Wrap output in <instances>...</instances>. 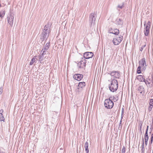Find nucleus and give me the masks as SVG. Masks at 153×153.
<instances>
[{
  "label": "nucleus",
  "mask_w": 153,
  "mask_h": 153,
  "mask_svg": "<svg viewBox=\"0 0 153 153\" xmlns=\"http://www.w3.org/2000/svg\"><path fill=\"white\" fill-rule=\"evenodd\" d=\"M51 25L50 23L48 22L47 25H45L44 29L42 30L40 38L42 41H43L45 39H47L48 37L49 33L51 32Z\"/></svg>",
  "instance_id": "f257e3e1"
},
{
  "label": "nucleus",
  "mask_w": 153,
  "mask_h": 153,
  "mask_svg": "<svg viewBox=\"0 0 153 153\" xmlns=\"http://www.w3.org/2000/svg\"><path fill=\"white\" fill-rule=\"evenodd\" d=\"M118 86V83L117 80L113 79L111 81V84L108 85L110 91L114 92L117 91Z\"/></svg>",
  "instance_id": "f03ea898"
},
{
  "label": "nucleus",
  "mask_w": 153,
  "mask_h": 153,
  "mask_svg": "<svg viewBox=\"0 0 153 153\" xmlns=\"http://www.w3.org/2000/svg\"><path fill=\"white\" fill-rule=\"evenodd\" d=\"M97 18V13L95 12L91 13L89 16V22L91 27H93Z\"/></svg>",
  "instance_id": "7ed1b4c3"
},
{
  "label": "nucleus",
  "mask_w": 153,
  "mask_h": 153,
  "mask_svg": "<svg viewBox=\"0 0 153 153\" xmlns=\"http://www.w3.org/2000/svg\"><path fill=\"white\" fill-rule=\"evenodd\" d=\"M14 16V12L13 10H10L7 16V22L11 27L13 26Z\"/></svg>",
  "instance_id": "20e7f679"
},
{
  "label": "nucleus",
  "mask_w": 153,
  "mask_h": 153,
  "mask_svg": "<svg viewBox=\"0 0 153 153\" xmlns=\"http://www.w3.org/2000/svg\"><path fill=\"white\" fill-rule=\"evenodd\" d=\"M114 103L110 98L106 99L104 101L105 107L107 109H111L114 106Z\"/></svg>",
  "instance_id": "39448f33"
},
{
  "label": "nucleus",
  "mask_w": 153,
  "mask_h": 153,
  "mask_svg": "<svg viewBox=\"0 0 153 153\" xmlns=\"http://www.w3.org/2000/svg\"><path fill=\"white\" fill-rule=\"evenodd\" d=\"M86 54V52L84 53V58H82V59L80 62H79L77 63V66L79 68H85L86 63V61L85 59L86 57H85V55Z\"/></svg>",
  "instance_id": "423d86ee"
},
{
  "label": "nucleus",
  "mask_w": 153,
  "mask_h": 153,
  "mask_svg": "<svg viewBox=\"0 0 153 153\" xmlns=\"http://www.w3.org/2000/svg\"><path fill=\"white\" fill-rule=\"evenodd\" d=\"M151 22L150 21H148L146 27L144 28V33L146 36H149V33L150 28Z\"/></svg>",
  "instance_id": "0eeeda50"
},
{
  "label": "nucleus",
  "mask_w": 153,
  "mask_h": 153,
  "mask_svg": "<svg viewBox=\"0 0 153 153\" xmlns=\"http://www.w3.org/2000/svg\"><path fill=\"white\" fill-rule=\"evenodd\" d=\"M108 74L116 78L119 79L120 77V72L118 71H110L109 73H108Z\"/></svg>",
  "instance_id": "6e6552de"
},
{
  "label": "nucleus",
  "mask_w": 153,
  "mask_h": 153,
  "mask_svg": "<svg viewBox=\"0 0 153 153\" xmlns=\"http://www.w3.org/2000/svg\"><path fill=\"white\" fill-rule=\"evenodd\" d=\"M123 39V36L121 35L119 37L117 36L116 38H113V42L114 45H117L122 41Z\"/></svg>",
  "instance_id": "1a4fd4ad"
},
{
  "label": "nucleus",
  "mask_w": 153,
  "mask_h": 153,
  "mask_svg": "<svg viewBox=\"0 0 153 153\" xmlns=\"http://www.w3.org/2000/svg\"><path fill=\"white\" fill-rule=\"evenodd\" d=\"M139 66H140L142 68V70H144L146 68V59L144 58H142L140 61H139Z\"/></svg>",
  "instance_id": "9d476101"
},
{
  "label": "nucleus",
  "mask_w": 153,
  "mask_h": 153,
  "mask_svg": "<svg viewBox=\"0 0 153 153\" xmlns=\"http://www.w3.org/2000/svg\"><path fill=\"white\" fill-rule=\"evenodd\" d=\"M73 77L75 80L79 81L82 78L83 75L79 74H76L73 76Z\"/></svg>",
  "instance_id": "9b49d317"
},
{
  "label": "nucleus",
  "mask_w": 153,
  "mask_h": 153,
  "mask_svg": "<svg viewBox=\"0 0 153 153\" xmlns=\"http://www.w3.org/2000/svg\"><path fill=\"white\" fill-rule=\"evenodd\" d=\"M144 76L141 75H139L137 76V79L140 82H144L146 85V81L144 77Z\"/></svg>",
  "instance_id": "f8f14e48"
},
{
  "label": "nucleus",
  "mask_w": 153,
  "mask_h": 153,
  "mask_svg": "<svg viewBox=\"0 0 153 153\" xmlns=\"http://www.w3.org/2000/svg\"><path fill=\"white\" fill-rule=\"evenodd\" d=\"M123 23V20L120 18H118L116 20V24L119 26H122Z\"/></svg>",
  "instance_id": "ddd939ff"
},
{
  "label": "nucleus",
  "mask_w": 153,
  "mask_h": 153,
  "mask_svg": "<svg viewBox=\"0 0 153 153\" xmlns=\"http://www.w3.org/2000/svg\"><path fill=\"white\" fill-rule=\"evenodd\" d=\"M50 47V42L47 43L45 45V48H43L42 50L41 51V52L42 51H45V52L48 50V49Z\"/></svg>",
  "instance_id": "4468645a"
},
{
  "label": "nucleus",
  "mask_w": 153,
  "mask_h": 153,
  "mask_svg": "<svg viewBox=\"0 0 153 153\" xmlns=\"http://www.w3.org/2000/svg\"><path fill=\"white\" fill-rule=\"evenodd\" d=\"M45 54V51H43V52L39 56V61L40 62V63H41L42 61H43L44 59V55Z\"/></svg>",
  "instance_id": "2eb2a0df"
},
{
  "label": "nucleus",
  "mask_w": 153,
  "mask_h": 153,
  "mask_svg": "<svg viewBox=\"0 0 153 153\" xmlns=\"http://www.w3.org/2000/svg\"><path fill=\"white\" fill-rule=\"evenodd\" d=\"M94 56L93 53L91 52H87V59L92 58Z\"/></svg>",
  "instance_id": "dca6fc26"
},
{
  "label": "nucleus",
  "mask_w": 153,
  "mask_h": 153,
  "mask_svg": "<svg viewBox=\"0 0 153 153\" xmlns=\"http://www.w3.org/2000/svg\"><path fill=\"white\" fill-rule=\"evenodd\" d=\"M110 33L117 35L119 33V30L117 29H115L113 30V31L111 32Z\"/></svg>",
  "instance_id": "f3484780"
},
{
  "label": "nucleus",
  "mask_w": 153,
  "mask_h": 153,
  "mask_svg": "<svg viewBox=\"0 0 153 153\" xmlns=\"http://www.w3.org/2000/svg\"><path fill=\"white\" fill-rule=\"evenodd\" d=\"M138 91L141 94L142 93L143 91H144V88L142 86H140L138 88Z\"/></svg>",
  "instance_id": "a211bd4d"
},
{
  "label": "nucleus",
  "mask_w": 153,
  "mask_h": 153,
  "mask_svg": "<svg viewBox=\"0 0 153 153\" xmlns=\"http://www.w3.org/2000/svg\"><path fill=\"white\" fill-rule=\"evenodd\" d=\"M85 85V82H80L79 83L78 86L81 88L84 87Z\"/></svg>",
  "instance_id": "6ab92c4d"
},
{
  "label": "nucleus",
  "mask_w": 153,
  "mask_h": 153,
  "mask_svg": "<svg viewBox=\"0 0 153 153\" xmlns=\"http://www.w3.org/2000/svg\"><path fill=\"white\" fill-rule=\"evenodd\" d=\"M36 56H35L33 57V58L32 59H31V61L30 62V65H32L34 62H35V59H36Z\"/></svg>",
  "instance_id": "aec40b11"
},
{
  "label": "nucleus",
  "mask_w": 153,
  "mask_h": 153,
  "mask_svg": "<svg viewBox=\"0 0 153 153\" xmlns=\"http://www.w3.org/2000/svg\"><path fill=\"white\" fill-rule=\"evenodd\" d=\"M5 14L4 10H2L0 12V17L3 18Z\"/></svg>",
  "instance_id": "412c9836"
},
{
  "label": "nucleus",
  "mask_w": 153,
  "mask_h": 153,
  "mask_svg": "<svg viewBox=\"0 0 153 153\" xmlns=\"http://www.w3.org/2000/svg\"><path fill=\"white\" fill-rule=\"evenodd\" d=\"M5 120V118L4 117L3 115V114H0V121H3L4 122Z\"/></svg>",
  "instance_id": "4be33fe9"
},
{
  "label": "nucleus",
  "mask_w": 153,
  "mask_h": 153,
  "mask_svg": "<svg viewBox=\"0 0 153 153\" xmlns=\"http://www.w3.org/2000/svg\"><path fill=\"white\" fill-rule=\"evenodd\" d=\"M141 67L140 66H139L137 68V72L138 74H140L141 73Z\"/></svg>",
  "instance_id": "5701e85b"
},
{
  "label": "nucleus",
  "mask_w": 153,
  "mask_h": 153,
  "mask_svg": "<svg viewBox=\"0 0 153 153\" xmlns=\"http://www.w3.org/2000/svg\"><path fill=\"white\" fill-rule=\"evenodd\" d=\"M146 43H145V44L143 45H142L141 47H140V51H143V48L146 47Z\"/></svg>",
  "instance_id": "b1692460"
},
{
  "label": "nucleus",
  "mask_w": 153,
  "mask_h": 153,
  "mask_svg": "<svg viewBox=\"0 0 153 153\" xmlns=\"http://www.w3.org/2000/svg\"><path fill=\"white\" fill-rule=\"evenodd\" d=\"M148 128H149V126H147L146 130V132H145V135H144L145 137L148 136Z\"/></svg>",
  "instance_id": "393cba45"
},
{
  "label": "nucleus",
  "mask_w": 153,
  "mask_h": 153,
  "mask_svg": "<svg viewBox=\"0 0 153 153\" xmlns=\"http://www.w3.org/2000/svg\"><path fill=\"white\" fill-rule=\"evenodd\" d=\"M124 3H123L122 5L120 6V5H118L117 7L120 9H122L124 7Z\"/></svg>",
  "instance_id": "a878e982"
},
{
  "label": "nucleus",
  "mask_w": 153,
  "mask_h": 153,
  "mask_svg": "<svg viewBox=\"0 0 153 153\" xmlns=\"http://www.w3.org/2000/svg\"><path fill=\"white\" fill-rule=\"evenodd\" d=\"M109 98H110V100H114L116 99L115 97H114V96H111L110 97H109Z\"/></svg>",
  "instance_id": "bb28decb"
},
{
  "label": "nucleus",
  "mask_w": 153,
  "mask_h": 153,
  "mask_svg": "<svg viewBox=\"0 0 153 153\" xmlns=\"http://www.w3.org/2000/svg\"><path fill=\"white\" fill-rule=\"evenodd\" d=\"M125 147L124 146L123 148V149L122 150V153H125Z\"/></svg>",
  "instance_id": "cd10ccee"
},
{
  "label": "nucleus",
  "mask_w": 153,
  "mask_h": 153,
  "mask_svg": "<svg viewBox=\"0 0 153 153\" xmlns=\"http://www.w3.org/2000/svg\"><path fill=\"white\" fill-rule=\"evenodd\" d=\"M149 105H153V99H151L150 100Z\"/></svg>",
  "instance_id": "c85d7f7f"
},
{
  "label": "nucleus",
  "mask_w": 153,
  "mask_h": 153,
  "mask_svg": "<svg viewBox=\"0 0 153 153\" xmlns=\"http://www.w3.org/2000/svg\"><path fill=\"white\" fill-rule=\"evenodd\" d=\"M3 92V88L2 87H1L0 88V94H1Z\"/></svg>",
  "instance_id": "c756f323"
},
{
  "label": "nucleus",
  "mask_w": 153,
  "mask_h": 153,
  "mask_svg": "<svg viewBox=\"0 0 153 153\" xmlns=\"http://www.w3.org/2000/svg\"><path fill=\"white\" fill-rule=\"evenodd\" d=\"M88 143L87 142V153H88L89 152V150L88 149Z\"/></svg>",
  "instance_id": "7c9ffc66"
},
{
  "label": "nucleus",
  "mask_w": 153,
  "mask_h": 153,
  "mask_svg": "<svg viewBox=\"0 0 153 153\" xmlns=\"http://www.w3.org/2000/svg\"><path fill=\"white\" fill-rule=\"evenodd\" d=\"M145 137V141H148V139H149V136H146Z\"/></svg>",
  "instance_id": "2f4dec72"
},
{
  "label": "nucleus",
  "mask_w": 153,
  "mask_h": 153,
  "mask_svg": "<svg viewBox=\"0 0 153 153\" xmlns=\"http://www.w3.org/2000/svg\"><path fill=\"white\" fill-rule=\"evenodd\" d=\"M153 106V105H152H152H149V109L150 108V109H151L152 108Z\"/></svg>",
  "instance_id": "473e14b6"
},
{
  "label": "nucleus",
  "mask_w": 153,
  "mask_h": 153,
  "mask_svg": "<svg viewBox=\"0 0 153 153\" xmlns=\"http://www.w3.org/2000/svg\"><path fill=\"white\" fill-rule=\"evenodd\" d=\"M84 148L85 151H86V142L85 143Z\"/></svg>",
  "instance_id": "72a5a7b5"
},
{
  "label": "nucleus",
  "mask_w": 153,
  "mask_h": 153,
  "mask_svg": "<svg viewBox=\"0 0 153 153\" xmlns=\"http://www.w3.org/2000/svg\"><path fill=\"white\" fill-rule=\"evenodd\" d=\"M124 111V108H122V114H123Z\"/></svg>",
  "instance_id": "f704fd0d"
},
{
  "label": "nucleus",
  "mask_w": 153,
  "mask_h": 153,
  "mask_svg": "<svg viewBox=\"0 0 153 153\" xmlns=\"http://www.w3.org/2000/svg\"><path fill=\"white\" fill-rule=\"evenodd\" d=\"M0 153H5V152L2 151L1 149H0Z\"/></svg>",
  "instance_id": "c9c22d12"
},
{
  "label": "nucleus",
  "mask_w": 153,
  "mask_h": 153,
  "mask_svg": "<svg viewBox=\"0 0 153 153\" xmlns=\"http://www.w3.org/2000/svg\"><path fill=\"white\" fill-rule=\"evenodd\" d=\"M123 114H121V119L122 120L123 118Z\"/></svg>",
  "instance_id": "e433bc0d"
},
{
  "label": "nucleus",
  "mask_w": 153,
  "mask_h": 153,
  "mask_svg": "<svg viewBox=\"0 0 153 153\" xmlns=\"http://www.w3.org/2000/svg\"><path fill=\"white\" fill-rule=\"evenodd\" d=\"M146 81V83H147V82L148 83V84H150V82H149L147 80Z\"/></svg>",
  "instance_id": "4c0bfd02"
},
{
  "label": "nucleus",
  "mask_w": 153,
  "mask_h": 153,
  "mask_svg": "<svg viewBox=\"0 0 153 153\" xmlns=\"http://www.w3.org/2000/svg\"><path fill=\"white\" fill-rule=\"evenodd\" d=\"M146 25V22L145 21L144 22V26H145Z\"/></svg>",
  "instance_id": "58836bf2"
},
{
  "label": "nucleus",
  "mask_w": 153,
  "mask_h": 153,
  "mask_svg": "<svg viewBox=\"0 0 153 153\" xmlns=\"http://www.w3.org/2000/svg\"><path fill=\"white\" fill-rule=\"evenodd\" d=\"M148 141H145V144L146 145H147Z\"/></svg>",
  "instance_id": "ea45409f"
},
{
  "label": "nucleus",
  "mask_w": 153,
  "mask_h": 153,
  "mask_svg": "<svg viewBox=\"0 0 153 153\" xmlns=\"http://www.w3.org/2000/svg\"><path fill=\"white\" fill-rule=\"evenodd\" d=\"M141 126L140 128V131H141Z\"/></svg>",
  "instance_id": "a19ab883"
},
{
  "label": "nucleus",
  "mask_w": 153,
  "mask_h": 153,
  "mask_svg": "<svg viewBox=\"0 0 153 153\" xmlns=\"http://www.w3.org/2000/svg\"><path fill=\"white\" fill-rule=\"evenodd\" d=\"M143 144H144V140H143Z\"/></svg>",
  "instance_id": "79ce46f5"
},
{
  "label": "nucleus",
  "mask_w": 153,
  "mask_h": 153,
  "mask_svg": "<svg viewBox=\"0 0 153 153\" xmlns=\"http://www.w3.org/2000/svg\"><path fill=\"white\" fill-rule=\"evenodd\" d=\"M121 122H122V120L121 119V120L120 121V125L121 124Z\"/></svg>",
  "instance_id": "37998d69"
},
{
  "label": "nucleus",
  "mask_w": 153,
  "mask_h": 153,
  "mask_svg": "<svg viewBox=\"0 0 153 153\" xmlns=\"http://www.w3.org/2000/svg\"><path fill=\"white\" fill-rule=\"evenodd\" d=\"M85 124L86 125V118L85 119Z\"/></svg>",
  "instance_id": "c03bdc74"
},
{
  "label": "nucleus",
  "mask_w": 153,
  "mask_h": 153,
  "mask_svg": "<svg viewBox=\"0 0 153 153\" xmlns=\"http://www.w3.org/2000/svg\"><path fill=\"white\" fill-rule=\"evenodd\" d=\"M1 4L0 3V7H1Z\"/></svg>",
  "instance_id": "a18cd8bd"
},
{
  "label": "nucleus",
  "mask_w": 153,
  "mask_h": 153,
  "mask_svg": "<svg viewBox=\"0 0 153 153\" xmlns=\"http://www.w3.org/2000/svg\"><path fill=\"white\" fill-rule=\"evenodd\" d=\"M152 125H153V120L152 122Z\"/></svg>",
  "instance_id": "49530a36"
},
{
  "label": "nucleus",
  "mask_w": 153,
  "mask_h": 153,
  "mask_svg": "<svg viewBox=\"0 0 153 153\" xmlns=\"http://www.w3.org/2000/svg\"><path fill=\"white\" fill-rule=\"evenodd\" d=\"M86 105L85 106V109L86 110Z\"/></svg>",
  "instance_id": "de8ad7c7"
},
{
  "label": "nucleus",
  "mask_w": 153,
  "mask_h": 153,
  "mask_svg": "<svg viewBox=\"0 0 153 153\" xmlns=\"http://www.w3.org/2000/svg\"><path fill=\"white\" fill-rule=\"evenodd\" d=\"M152 83H153V82Z\"/></svg>",
  "instance_id": "09e8293b"
}]
</instances>
